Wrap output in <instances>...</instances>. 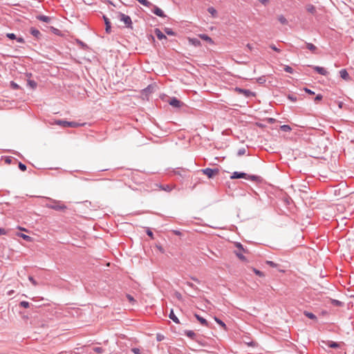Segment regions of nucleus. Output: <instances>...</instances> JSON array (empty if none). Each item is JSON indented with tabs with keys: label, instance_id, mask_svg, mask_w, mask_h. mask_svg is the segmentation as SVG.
I'll return each mask as SVG.
<instances>
[{
	"label": "nucleus",
	"instance_id": "f257e3e1",
	"mask_svg": "<svg viewBox=\"0 0 354 354\" xmlns=\"http://www.w3.org/2000/svg\"><path fill=\"white\" fill-rule=\"evenodd\" d=\"M47 200L51 202V203H46L45 206L48 208L54 209L55 211L63 212L66 209L67 207L64 205L62 201L54 200L50 198H46Z\"/></svg>",
	"mask_w": 354,
	"mask_h": 354
},
{
	"label": "nucleus",
	"instance_id": "f03ea898",
	"mask_svg": "<svg viewBox=\"0 0 354 354\" xmlns=\"http://www.w3.org/2000/svg\"><path fill=\"white\" fill-rule=\"evenodd\" d=\"M199 172L203 173L206 175L209 178H212L215 175L219 173V169L218 168H205L198 171Z\"/></svg>",
	"mask_w": 354,
	"mask_h": 354
},
{
	"label": "nucleus",
	"instance_id": "7ed1b4c3",
	"mask_svg": "<svg viewBox=\"0 0 354 354\" xmlns=\"http://www.w3.org/2000/svg\"><path fill=\"white\" fill-rule=\"evenodd\" d=\"M120 21H123L127 28L131 27L132 21L129 16L126 15L122 12L119 13L118 16Z\"/></svg>",
	"mask_w": 354,
	"mask_h": 354
},
{
	"label": "nucleus",
	"instance_id": "20e7f679",
	"mask_svg": "<svg viewBox=\"0 0 354 354\" xmlns=\"http://www.w3.org/2000/svg\"><path fill=\"white\" fill-rule=\"evenodd\" d=\"M175 175L181 178V179L189 178V171L185 169L177 168L173 171Z\"/></svg>",
	"mask_w": 354,
	"mask_h": 354
},
{
	"label": "nucleus",
	"instance_id": "39448f33",
	"mask_svg": "<svg viewBox=\"0 0 354 354\" xmlns=\"http://www.w3.org/2000/svg\"><path fill=\"white\" fill-rule=\"evenodd\" d=\"M236 91L238 92L239 94H243L246 97H254L255 96V93H253L252 91H250V90H248V89H245V88H239V87H236L235 88Z\"/></svg>",
	"mask_w": 354,
	"mask_h": 354
},
{
	"label": "nucleus",
	"instance_id": "423d86ee",
	"mask_svg": "<svg viewBox=\"0 0 354 354\" xmlns=\"http://www.w3.org/2000/svg\"><path fill=\"white\" fill-rule=\"evenodd\" d=\"M150 7H152L151 12L155 14L156 15L160 17H165L166 15H165L164 12L158 6L152 4L150 6Z\"/></svg>",
	"mask_w": 354,
	"mask_h": 354
},
{
	"label": "nucleus",
	"instance_id": "0eeeda50",
	"mask_svg": "<svg viewBox=\"0 0 354 354\" xmlns=\"http://www.w3.org/2000/svg\"><path fill=\"white\" fill-rule=\"evenodd\" d=\"M67 121L63 120H53L49 121L50 125H59L63 128H66Z\"/></svg>",
	"mask_w": 354,
	"mask_h": 354
},
{
	"label": "nucleus",
	"instance_id": "6e6552de",
	"mask_svg": "<svg viewBox=\"0 0 354 354\" xmlns=\"http://www.w3.org/2000/svg\"><path fill=\"white\" fill-rule=\"evenodd\" d=\"M248 174L244 172L241 171H234L231 176L232 179H238V178H247Z\"/></svg>",
	"mask_w": 354,
	"mask_h": 354
},
{
	"label": "nucleus",
	"instance_id": "1a4fd4ad",
	"mask_svg": "<svg viewBox=\"0 0 354 354\" xmlns=\"http://www.w3.org/2000/svg\"><path fill=\"white\" fill-rule=\"evenodd\" d=\"M169 104L174 107L178 108L181 106L183 102L178 100L176 97H172L169 101Z\"/></svg>",
	"mask_w": 354,
	"mask_h": 354
},
{
	"label": "nucleus",
	"instance_id": "9d476101",
	"mask_svg": "<svg viewBox=\"0 0 354 354\" xmlns=\"http://www.w3.org/2000/svg\"><path fill=\"white\" fill-rule=\"evenodd\" d=\"M339 75L343 80H344L347 82L351 80V77H350L349 74L348 73L346 69L344 68V69L340 70Z\"/></svg>",
	"mask_w": 354,
	"mask_h": 354
},
{
	"label": "nucleus",
	"instance_id": "9b49d317",
	"mask_svg": "<svg viewBox=\"0 0 354 354\" xmlns=\"http://www.w3.org/2000/svg\"><path fill=\"white\" fill-rule=\"evenodd\" d=\"M313 68L320 75L326 76L328 74V72L323 67L314 66Z\"/></svg>",
	"mask_w": 354,
	"mask_h": 354
},
{
	"label": "nucleus",
	"instance_id": "f8f14e48",
	"mask_svg": "<svg viewBox=\"0 0 354 354\" xmlns=\"http://www.w3.org/2000/svg\"><path fill=\"white\" fill-rule=\"evenodd\" d=\"M30 32L33 37H35L37 39H40L41 36V34L39 32V30L33 27L30 28Z\"/></svg>",
	"mask_w": 354,
	"mask_h": 354
},
{
	"label": "nucleus",
	"instance_id": "ddd939ff",
	"mask_svg": "<svg viewBox=\"0 0 354 354\" xmlns=\"http://www.w3.org/2000/svg\"><path fill=\"white\" fill-rule=\"evenodd\" d=\"M103 19L106 26L105 30L107 33H109L111 29V25L109 19L104 15L103 16Z\"/></svg>",
	"mask_w": 354,
	"mask_h": 354
},
{
	"label": "nucleus",
	"instance_id": "4468645a",
	"mask_svg": "<svg viewBox=\"0 0 354 354\" xmlns=\"http://www.w3.org/2000/svg\"><path fill=\"white\" fill-rule=\"evenodd\" d=\"M154 32L158 37V39L162 40V39H167L165 35H164L159 28H155Z\"/></svg>",
	"mask_w": 354,
	"mask_h": 354
},
{
	"label": "nucleus",
	"instance_id": "2eb2a0df",
	"mask_svg": "<svg viewBox=\"0 0 354 354\" xmlns=\"http://www.w3.org/2000/svg\"><path fill=\"white\" fill-rule=\"evenodd\" d=\"M194 317L196 319L204 326H208V322L203 317H201L198 314H195Z\"/></svg>",
	"mask_w": 354,
	"mask_h": 354
},
{
	"label": "nucleus",
	"instance_id": "dca6fc26",
	"mask_svg": "<svg viewBox=\"0 0 354 354\" xmlns=\"http://www.w3.org/2000/svg\"><path fill=\"white\" fill-rule=\"evenodd\" d=\"M37 19L39 21L46 22V23H50L52 21V18L46 15H38L37 16Z\"/></svg>",
	"mask_w": 354,
	"mask_h": 354
},
{
	"label": "nucleus",
	"instance_id": "f3484780",
	"mask_svg": "<svg viewBox=\"0 0 354 354\" xmlns=\"http://www.w3.org/2000/svg\"><path fill=\"white\" fill-rule=\"evenodd\" d=\"M169 317L176 324H180L179 319L174 314L173 309L170 310Z\"/></svg>",
	"mask_w": 354,
	"mask_h": 354
},
{
	"label": "nucleus",
	"instance_id": "a211bd4d",
	"mask_svg": "<svg viewBox=\"0 0 354 354\" xmlns=\"http://www.w3.org/2000/svg\"><path fill=\"white\" fill-rule=\"evenodd\" d=\"M306 9L307 12H308L309 13H310L313 15H315L317 12L316 8L312 4L306 5Z\"/></svg>",
	"mask_w": 354,
	"mask_h": 354
},
{
	"label": "nucleus",
	"instance_id": "6ab92c4d",
	"mask_svg": "<svg viewBox=\"0 0 354 354\" xmlns=\"http://www.w3.org/2000/svg\"><path fill=\"white\" fill-rule=\"evenodd\" d=\"M199 37L201 39H202L203 40L207 41L209 44L214 43L212 39L206 34H201V35H199Z\"/></svg>",
	"mask_w": 354,
	"mask_h": 354
},
{
	"label": "nucleus",
	"instance_id": "aec40b11",
	"mask_svg": "<svg viewBox=\"0 0 354 354\" xmlns=\"http://www.w3.org/2000/svg\"><path fill=\"white\" fill-rule=\"evenodd\" d=\"M246 179H249V180H251L252 181H260L261 178L259 176H256V175H248L247 176V178Z\"/></svg>",
	"mask_w": 354,
	"mask_h": 354
},
{
	"label": "nucleus",
	"instance_id": "412c9836",
	"mask_svg": "<svg viewBox=\"0 0 354 354\" xmlns=\"http://www.w3.org/2000/svg\"><path fill=\"white\" fill-rule=\"evenodd\" d=\"M27 84L32 89H35L37 88V84L35 80H28L27 82Z\"/></svg>",
	"mask_w": 354,
	"mask_h": 354
},
{
	"label": "nucleus",
	"instance_id": "4be33fe9",
	"mask_svg": "<svg viewBox=\"0 0 354 354\" xmlns=\"http://www.w3.org/2000/svg\"><path fill=\"white\" fill-rule=\"evenodd\" d=\"M306 48H307L309 50H310V51H311V52H313V53H315V51H316V50H317V47H316L314 44H311V43H307V42H306Z\"/></svg>",
	"mask_w": 354,
	"mask_h": 354
},
{
	"label": "nucleus",
	"instance_id": "5701e85b",
	"mask_svg": "<svg viewBox=\"0 0 354 354\" xmlns=\"http://www.w3.org/2000/svg\"><path fill=\"white\" fill-rule=\"evenodd\" d=\"M304 315L309 319L313 320H317V318L315 315H314L313 313L305 311Z\"/></svg>",
	"mask_w": 354,
	"mask_h": 354
},
{
	"label": "nucleus",
	"instance_id": "b1692460",
	"mask_svg": "<svg viewBox=\"0 0 354 354\" xmlns=\"http://www.w3.org/2000/svg\"><path fill=\"white\" fill-rule=\"evenodd\" d=\"M81 126L80 124L76 122H68L66 123V127H71V128H75Z\"/></svg>",
	"mask_w": 354,
	"mask_h": 354
},
{
	"label": "nucleus",
	"instance_id": "393cba45",
	"mask_svg": "<svg viewBox=\"0 0 354 354\" xmlns=\"http://www.w3.org/2000/svg\"><path fill=\"white\" fill-rule=\"evenodd\" d=\"M185 334L192 339H194L196 337V333L192 330H185Z\"/></svg>",
	"mask_w": 354,
	"mask_h": 354
},
{
	"label": "nucleus",
	"instance_id": "a878e982",
	"mask_svg": "<svg viewBox=\"0 0 354 354\" xmlns=\"http://www.w3.org/2000/svg\"><path fill=\"white\" fill-rule=\"evenodd\" d=\"M19 305V306L23 307L24 308H28L30 306H32V304H31L30 303H29L28 301H21Z\"/></svg>",
	"mask_w": 354,
	"mask_h": 354
},
{
	"label": "nucleus",
	"instance_id": "bb28decb",
	"mask_svg": "<svg viewBox=\"0 0 354 354\" xmlns=\"http://www.w3.org/2000/svg\"><path fill=\"white\" fill-rule=\"evenodd\" d=\"M278 20H279V21L281 24H283V25H286V24H288V20L286 19V17H285L283 15H279V16L278 17Z\"/></svg>",
	"mask_w": 354,
	"mask_h": 354
},
{
	"label": "nucleus",
	"instance_id": "cd10ccee",
	"mask_svg": "<svg viewBox=\"0 0 354 354\" xmlns=\"http://www.w3.org/2000/svg\"><path fill=\"white\" fill-rule=\"evenodd\" d=\"M235 254L236 257L241 261H246L245 257L241 253L240 251H235Z\"/></svg>",
	"mask_w": 354,
	"mask_h": 354
},
{
	"label": "nucleus",
	"instance_id": "c85d7f7f",
	"mask_svg": "<svg viewBox=\"0 0 354 354\" xmlns=\"http://www.w3.org/2000/svg\"><path fill=\"white\" fill-rule=\"evenodd\" d=\"M281 130L284 132H288L291 131V127L288 124L281 125L280 127Z\"/></svg>",
	"mask_w": 354,
	"mask_h": 354
},
{
	"label": "nucleus",
	"instance_id": "c756f323",
	"mask_svg": "<svg viewBox=\"0 0 354 354\" xmlns=\"http://www.w3.org/2000/svg\"><path fill=\"white\" fill-rule=\"evenodd\" d=\"M331 304L335 306H342L343 303L337 299H331Z\"/></svg>",
	"mask_w": 354,
	"mask_h": 354
},
{
	"label": "nucleus",
	"instance_id": "7c9ffc66",
	"mask_svg": "<svg viewBox=\"0 0 354 354\" xmlns=\"http://www.w3.org/2000/svg\"><path fill=\"white\" fill-rule=\"evenodd\" d=\"M19 236L20 237H21L24 240L26 241H32V237H30V236L28 235H26L25 234H19Z\"/></svg>",
	"mask_w": 354,
	"mask_h": 354
},
{
	"label": "nucleus",
	"instance_id": "2f4dec72",
	"mask_svg": "<svg viewBox=\"0 0 354 354\" xmlns=\"http://www.w3.org/2000/svg\"><path fill=\"white\" fill-rule=\"evenodd\" d=\"M164 30H165V33L168 35H171V36L176 35L175 32H174L172 30V29H171L169 28H165Z\"/></svg>",
	"mask_w": 354,
	"mask_h": 354
},
{
	"label": "nucleus",
	"instance_id": "473e14b6",
	"mask_svg": "<svg viewBox=\"0 0 354 354\" xmlns=\"http://www.w3.org/2000/svg\"><path fill=\"white\" fill-rule=\"evenodd\" d=\"M235 246L236 248H238L240 252H246V250L244 249L243 245L241 243H239V242L236 243Z\"/></svg>",
	"mask_w": 354,
	"mask_h": 354
},
{
	"label": "nucleus",
	"instance_id": "72a5a7b5",
	"mask_svg": "<svg viewBox=\"0 0 354 354\" xmlns=\"http://www.w3.org/2000/svg\"><path fill=\"white\" fill-rule=\"evenodd\" d=\"M214 319L221 327H223L225 329L226 328V325L222 320H221L216 317H214Z\"/></svg>",
	"mask_w": 354,
	"mask_h": 354
},
{
	"label": "nucleus",
	"instance_id": "f704fd0d",
	"mask_svg": "<svg viewBox=\"0 0 354 354\" xmlns=\"http://www.w3.org/2000/svg\"><path fill=\"white\" fill-rule=\"evenodd\" d=\"M245 153H246V149H245V148H244V147H241V148H240V149L238 150V151H237V156H243V155L245 154Z\"/></svg>",
	"mask_w": 354,
	"mask_h": 354
},
{
	"label": "nucleus",
	"instance_id": "c9c22d12",
	"mask_svg": "<svg viewBox=\"0 0 354 354\" xmlns=\"http://www.w3.org/2000/svg\"><path fill=\"white\" fill-rule=\"evenodd\" d=\"M207 11L209 13H210L212 16H215L217 13L216 9L213 7H209L207 8Z\"/></svg>",
	"mask_w": 354,
	"mask_h": 354
},
{
	"label": "nucleus",
	"instance_id": "e433bc0d",
	"mask_svg": "<svg viewBox=\"0 0 354 354\" xmlns=\"http://www.w3.org/2000/svg\"><path fill=\"white\" fill-rule=\"evenodd\" d=\"M288 99H289L292 102H296L297 100V96L293 94H288L287 96Z\"/></svg>",
	"mask_w": 354,
	"mask_h": 354
},
{
	"label": "nucleus",
	"instance_id": "4c0bfd02",
	"mask_svg": "<svg viewBox=\"0 0 354 354\" xmlns=\"http://www.w3.org/2000/svg\"><path fill=\"white\" fill-rule=\"evenodd\" d=\"M328 346L330 348H338L339 346V344L337 343V342H329L328 344Z\"/></svg>",
	"mask_w": 354,
	"mask_h": 354
},
{
	"label": "nucleus",
	"instance_id": "58836bf2",
	"mask_svg": "<svg viewBox=\"0 0 354 354\" xmlns=\"http://www.w3.org/2000/svg\"><path fill=\"white\" fill-rule=\"evenodd\" d=\"M257 82L260 84H263L266 82V77L265 76H261V77H259L257 80Z\"/></svg>",
	"mask_w": 354,
	"mask_h": 354
},
{
	"label": "nucleus",
	"instance_id": "ea45409f",
	"mask_svg": "<svg viewBox=\"0 0 354 354\" xmlns=\"http://www.w3.org/2000/svg\"><path fill=\"white\" fill-rule=\"evenodd\" d=\"M161 189L168 192L172 190V188L169 185L161 186Z\"/></svg>",
	"mask_w": 354,
	"mask_h": 354
},
{
	"label": "nucleus",
	"instance_id": "a19ab883",
	"mask_svg": "<svg viewBox=\"0 0 354 354\" xmlns=\"http://www.w3.org/2000/svg\"><path fill=\"white\" fill-rule=\"evenodd\" d=\"M284 71L289 73H293L294 72L293 68L289 66H285Z\"/></svg>",
	"mask_w": 354,
	"mask_h": 354
},
{
	"label": "nucleus",
	"instance_id": "79ce46f5",
	"mask_svg": "<svg viewBox=\"0 0 354 354\" xmlns=\"http://www.w3.org/2000/svg\"><path fill=\"white\" fill-rule=\"evenodd\" d=\"M253 271L259 277H263L264 276V274L261 271H260V270H257L256 268H253Z\"/></svg>",
	"mask_w": 354,
	"mask_h": 354
},
{
	"label": "nucleus",
	"instance_id": "37998d69",
	"mask_svg": "<svg viewBox=\"0 0 354 354\" xmlns=\"http://www.w3.org/2000/svg\"><path fill=\"white\" fill-rule=\"evenodd\" d=\"M131 351L134 354H142L140 349L138 348H132Z\"/></svg>",
	"mask_w": 354,
	"mask_h": 354
},
{
	"label": "nucleus",
	"instance_id": "c03bdc74",
	"mask_svg": "<svg viewBox=\"0 0 354 354\" xmlns=\"http://www.w3.org/2000/svg\"><path fill=\"white\" fill-rule=\"evenodd\" d=\"M19 168L21 171H24L26 170V166L24 163L19 162Z\"/></svg>",
	"mask_w": 354,
	"mask_h": 354
},
{
	"label": "nucleus",
	"instance_id": "a18cd8bd",
	"mask_svg": "<svg viewBox=\"0 0 354 354\" xmlns=\"http://www.w3.org/2000/svg\"><path fill=\"white\" fill-rule=\"evenodd\" d=\"M6 37L8 38H9L10 39H17V36L14 33H7Z\"/></svg>",
	"mask_w": 354,
	"mask_h": 354
},
{
	"label": "nucleus",
	"instance_id": "49530a36",
	"mask_svg": "<svg viewBox=\"0 0 354 354\" xmlns=\"http://www.w3.org/2000/svg\"><path fill=\"white\" fill-rule=\"evenodd\" d=\"M266 263L272 268H277V264L272 261H267Z\"/></svg>",
	"mask_w": 354,
	"mask_h": 354
},
{
	"label": "nucleus",
	"instance_id": "de8ad7c7",
	"mask_svg": "<svg viewBox=\"0 0 354 354\" xmlns=\"http://www.w3.org/2000/svg\"><path fill=\"white\" fill-rule=\"evenodd\" d=\"M93 351L97 353H102L104 349L102 347H94Z\"/></svg>",
	"mask_w": 354,
	"mask_h": 354
},
{
	"label": "nucleus",
	"instance_id": "09e8293b",
	"mask_svg": "<svg viewBox=\"0 0 354 354\" xmlns=\"http://www.w3.org/2000/svg\"><path fill=\"white\" fill-rule=\"evenodd\" d=\"M10 86L13 89H18L19 88V86L15 82H11Z\"/></svg>",
	"mask_w": 354,
	"mask_h": 354
},
{
	"label": "nucleus",
	"instance_id": "8fccbe9b",
	"mask_svg": "<svg viewBox=\"0 0 354 354\" xmlns=\"http://www.w3.org/2000/svg\"><path fill=\"white\" fill-rule=\"evenodd\" d=\"M270 48L277 53L280 52V49L278 48L274 44H270Z\"/></svg>",
	"mask_w": 354,
	"mask_h": 354
},
{
	"label": "nucleus",
	"instance_id": "3c124183",
	"mask_svg": "<svg viewBox=\"0 0 354 354\" xmlns=\"http://www.w3.org/2000/svg\"><path fill=\"white\" fill-rule=\"evenodd\" d=\"M322 98H323V96L322 94H317L315 98V102L320 101L322 100Z\"/></svg>",
	"mask_w": 354,
	"mask_h": 354
},
{
	"label": "nucleus",
	"instance_id": "603ef678",
	"mask_svg": "<svg viewBox=\"0 0 354 354\" xmlns=\"http://www.w3.org/2000/svg\"><path fill=\"white\" fill-rule=\"evenodd\" d=\"M16 40H17V42H19V43H21V44H24V43H25V40H24V39L23 37H17Z\"/></svg>",
	"mask_w": 354,
	"mask_h": 354
},
{
	"label": "nucleus",
	"instance_id": "864d4df0",
	"mask_svg": "<svg viewBox=\"0 0 354 354\" xmlns=\"http://www.w3.org/2000/svg\"><path fill=\"white\" fill-rule=\"evenodd\" d=\"M147 234L150 236L151 239H153V234L152 232V231L149 229H147Z\"/></svg>",
	"mask_w": 354,
	"mask_h": 354
},
{
	"label": "nucleus",
	"instance_id": "5fc2aeb1",
	"mask_svg": "<svg viewBox=\"0 0 354 354\" xmlns=\"http://www.w3.org/2000/svg\"><path fill=\"white\" fill-rule=\"evenodd\" d=\"M186 284L189 286L190 288H194V289H197V288L194 286V284H193L192 283L189 282V281H187L186 282Z\"/></svg>",
	"mask_w": 354,
	"mask_h": 354
},
{
	"label": "nucleus",
	"instance_id": "6e6d98bb",
	"mask_svg": "<svg viewBox=\"0 0 354 354\" xmlns=\"http://www.w3.org/2000/svg\"><path fill=\"white\" fill-rule=\"evenodd\" d=\"M304 91H305L307 93H308V94H310V95H314V94H315V92H314V91H311L310 89H309V88H304Z\"/></svg>",
	"mask_w": 354,
	"mask_h": 354
},
{
	"label": "nucleus",
	"instance_id": "4d7b16f0",
	"mask_svg": "<svg viewBox=\"0 0 354 354\" xmlns=\"http://www.w3.org/2000/svg\"><path fill=\"white\" fill-rule=\"evenodd\" d=\"M156 338H157V340L160 342L163 339L164 336L162 335L158 334Z\"/></svg>",
	"mask_w": 354,
	"mask_h": 354
},
{
	"label": "nucleus",
	"instance_id": "13d9d810",
	"mask_svg": "<svg viewBox=\"0 0 354 354\" xmlns=\"http://www.w3.org/2000/svg\"><path fill=\"white\" fill-rule=\"evenodd\" d=\"M6 234V230L4 228L0 227V235Z\"/></svg>",
	"mask_w": 354,
	"mask_h": 354
},
{
	"label": "nucleus",
	"instance_id": "bf43d9fd",
	"mask_svg": "<svg viewBox=\"0 0 354 354\" xmlns=\"http://www.w3.org/2000/svg\"><path fill=\"white\" fill-rule=\"evenodd\" d=\"M157 248L158 249V250L161 252V253H164L165 252V250L163 249V248L161 246V245H156Z\"/></svg>",
	"mask_w": 354,
	"mask_h": 354
},
{
	"label": "nucleus",
	"instance_id": "052dcab7",
	"mask_svg": "<svg viewBox=\"0 0 354 354\" xmlns=\"http://www.w3.org/2000/svg\"><path fill=\"white\" fill-rule=\"evenodd\" d=\"M12 162V158L11 157H6V162L8 164H10Z\"/></svg>",
	"mask_w": 354,
	"mask_h": 354
},
{
	"label": "nucleus",
	"instance_id": "680f3d73",
	"mask_svg": "<svg viewBox=\"0 0 354 354\" xmlns=\"http://www.w3.org/2000/svg\"><path fill=\"white\" fill-rule=\"evenodd\" d=\"M246 47L247 48H248L250 51H253L254 50V48L252 46V45L250 44H248L246 45Z\"/></svg>",
	"mask_w": 354,
	"mask_h": 354
},
{
	"label": "nucleus",
	"instance_id": "e2e57ef3",
	"mask_svg": "<svg viewBox=\"0 0 354 354\" xmlns=\"http://www.w3.org/2000/svg\"><path fill=\"white\" fill-rule=\"evenodd\" d=\"M127 299H128L130 301H134L133 297L131 295H127Z\"/></svg>",
	"mask_w": 354,
	"mask_h": 354
},
{
	"label": "nucleus",
	"instance_id": "0e129e2a",
	"mask_svg": "<svg viewBox=\"0 0 354 354\" xmlns=\"http://www.w3.org/2000/svg\"><path fill=\"white\" fill-rule=\"evenodd\" d=\"M52 30H53V32L54 33L57 34H57H58V32H59V30L58 29H57V28H53V27H52Z\"/></svg>",
	"mask_w": 354,
	"mask_h": 354
},
{
	"label": "nucleus",
	"instance_id": "69168bd1",
	"mask_svg": "<svg viewBox=\"0 0 354 354\" xmlns=\"http://www.w3.org/2000/svg\"><path fill=\"white\" fill-rule=\"evenodd\" d=\"M29 280L33 283V284H36V281L34 280V279L32 277H29Z\"/></svg>",
	"mask_w": 354,
	"mask_h": 354
},
{
	"label": "nucleus",
	"instance_id": "338daca9",
	"mask_svg": "<svg viewBox=\"0 0 354 354\" xmlns=\"http://www.w3.org/2000/svg\"><path fill=\"white\" fill-rule=\"evenodd\" d=\"M192 279L194 281H196L197 283H200V281L196 278V277H192Z\"/></svg>",
	"mask_w": 354,
	"mask_h": 354
},
{
	"label": "nucleus",
	"instance_id": "774afa93",
	"mask_svg": "<svg viewBox=\"0 0 354 354\" xmlns=\"http://www.w3.org/2000/svg\"><path fill=\"white\" fill-rule=\"evenodd\" d=\"M174 232L176 235H180L181 234V232L180 231H178V230H175V231H174Z\"/></svg>",
	"mask_w": 354,
	"mask_h": 354
}]
</instances>
